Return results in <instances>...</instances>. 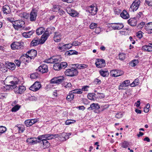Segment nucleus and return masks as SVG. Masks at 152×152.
<instances>
[{
	"instance_id": "obj_1",
	"label": "nucleus",
	"mask_w": 152,
	"mask_h": 152,
	"mask_svg": "<svg viewBox=\"0 0 152 152\" xmlns=\"http://www.w3.org/2000/svg\"><path fill=\"white\" fill-rule=\"evenodd\" d=\"M50 30V28H48L45 30V28L43 27H40L37 29L36 33L38 35L42 34L44 32L41 37L42 40L40 42L41 44H43L47 39L49 34L51 33L50 32H49Z\"/></svg>"
},
{
	"instance_id": "obj_2",
	"label": "nucleus",
	"mask_w": 152,
	"mask_h": 152,
	"mask_svg": "<svg viewBox=\"0 0 152 152\" xmlns=\"http://www.w3.org/2000/svg\"><path fill=\"white\" fill-rule=\"evenodd\" d=\"M59 61L58 59L55 56L52 57L44 61V62L47 63L54 64L53 68L56 70H59L61 69L60 64L59 63Z\"/></svg>"
},
{
	"instance_id": "obj_3",
	"label": "nucleus",
	"mask_w": 152,
	"mask_h": 152,
	"mask_svg": "<svg viewBox=\"0 0 152 152\" xmlns=\"http://www.w3.org/2000/svg\"><path fill=\"white\" fill-rule=\"evenodd\" d=\"M6 81L10 83L7 85L8 86H9V90L12 89L16 88L17 87L16 85L18 84L19 81L16 77H14L12 76H10L7 77L6 79ZM8 89H9L8 88Z\"/></svg>"
},
{
	"instance_id": "obj_4",
	"label": "nucleus",
	"mask_w": 152,
	"mask_h": 152,
	"mask_svg": "<svg viewBox=\"0 0 152 152\" xmlns=\"http://www.w3.org/2000/svg\"><path fill=\"white\" fill-rule=\"evenodd\" d=\"M69 69H67L64 72L65 75L67 76L73 77L77 75L78 72L77 69L73 67H69Z\"/></svg>"
},
{
	"instance_id": "obj_5",
	"label": "nucleus",
	"mask_w": 152,
	"mask_h": 152,
	"mask_svg": "<svg viewBox=\"0 0 152 152\" xmlns=\"http://www.w3.org/2000/svg\"><path fill=\"white\" fill-rule=\"evenodd\" d=\"M25 22L21 20H16L13 23V26L14 28L17 30H21L22 28H24L25 26Z\"/></svg>"
},
{
	"instance_id": "obj_6",
	"label": "nucleus",
	"mask_w": 152,
	"mask_h": 152,
	"mask_svg": "<svg viewBox=\"0 0 152 152\" xmlns=\"http://www.w3.org/2000/svg\"><path fill=\"white\" fill-rule=\"evenodd\" d=\"M140 3V0H135L130 6L129 11L134 12L136 11L138 8Z\"/></svg>"
},
{
	"instance_id": "obj_7",
	"label": "nucleus",
	"mask_w": 152,
	"mask_h": 152,
	"mask_svg": "<svg viewBox=\"0 0 152 152\" xmlns=\"http://www.w3.org/2000/svg\"><path fill=\"white\" fill-rule=\"evenodd\" d=\"M38 10L36 8H33L31 11L29 16L30 21L34 22L36 20L37 15L38 14Z\"/></svg>"
},
{
	"instance_id": "obj_8",
	"label": "nucleus",
	"mask_w": 152,
	"mask_h": 152,
	"mask_svg": "<svg viewBox=\"0 0 152 152\" xmlns=\"http://www.w3.org/2000/svg\"><path fill=\"white\" fill-rule=\"evenodd\" d=\"M24 45V44L23 42H14L12 43L11 47L13 50L20 49L23 48Z\"/></svg>"
},
{
	"instance_id": "obj_9",
	"label": "nucleus",
	"mask_w": 152,
	"mask_h": 152,
	"mask_svg": "<svg viewBox=\"0 0 152 152\" xmlns=\"http://www.w3.org/2000/svg\"><path fill=\"white\" fill-rule=\"evenodd\" d=\"M56 134H45L39 136L38 137L39 140H41V139H46L47 140H51L54 137L56 138Z\"/></svg>"
},
{
	"instance_id": "obj_10",
	"label": "nucleus",
	"mask_w": 152,
	"mask_h": 152,
	"mask_svg": "<svg viewBox=\"0 0 152 152\" xmlns=\"http://www.w3.org/2000/svg\"><path fill=\"white\" fill-rule=\"evenodd\" d=\"M100 108V107L98 104L93 103L90 105V107L87 108L89 111L93 110L95 113H98V110Z\"/></svg>"
},
{
	"instance_id": "obj_11",
	"label": "nucleus",
	"mask_w": 152,
	"mask_h": 152,
	"mask_svg": "<svg viewBox=\"0 0 152 152\" xmlns=\"http://www.w3.org/2000/svg\"><path fill=\"white\" fill-rule=\"evenodd\" d=\"M40 83L38 81L35 82L29 88V89L34 91H38L41 87Z\"/></svg>"
},
{
	"instance_id": "obj_12",
	"label": "nucleus",
	"mask_w": 152,
	"mask_h": 152,
	"mask_svg": "<svg viewBox=\"0 0 152 152\" xmlns=\"http://www.w3.org/2000/svg\"><path fill=\"white\" fill-rule=\"evenodd\" d=\"M123 71L119 70L113 69L110 71V74L113 77H115L120 76L123 74Z\"/></svg>"
},
{
	"instance_id": "obj_13",
	"label": "nucleus",
	"mask_w": 152,
	"mask_h": 152,
	"mask_svg": "<svg viewBox=\"0 0 152 152\" xmlns=\"http://www.w3.org/2000/svg\"><path fill=\"white\" fill-rule=\"evenodd\" d=\"M27 54H24L20 57V60L22 63H25L26 62L28 63L32 59Z\"/></svg>"
},
{
	"instance_id": "obj_14",
	"label": "nucleus",
	"mask_w": 152,
	"mask_h": 152,
	"mask_svg": "<svg viewBox=\"0 0 152 152\" xmlns=\"http://www.w3.org/2000/svg\"><path fill=\"white\" fill-rule=\"evenodd\" d=\"M64 80L63 77H55L50 80V83L59 84L61 83Z\"/></svg>"
},
{
	"instance_id": "obj_15",
	"label": "nucleus",
	"mask_w": 152,
	"mask_h": 152,
	"mask_svg": "<svg viewBox=\"0 0 152 152\" xmlns=\"http://www.w3.org/2000/svg\"><path fill=\"white\" fill-rule=\"evenodd\" d=\"M71 133H61L56 134V138L60 137L62 140H66L69 138V136L71 135Z\"/></svg>"
},
{
	"instance_id": "obj_16",
	"label": "nucleus",
	"mask_w": 152,
	"mask_h": 152,
	"mask_svg": "<svg viewBox=\"0 0 152 152\" xmlns=\"http://www.w3.org/2000/svg\"><path fill=\"white\" fill-rule=\"evenodd\" d=\"M96 67L98 68H102L105 65V61L103 59H96L95 63Z\"/></svg>"
},
{
	"instance_id": "obj_17",
	"label": "nucleus",
	"mask_w": 152,
	"mask_h": 152,
	"mask_svg": "<svg viewBox=\"0 0 152 152\" xmlns=\"http://www.w3.org/2000/svg\"><path fill=\"white\" fill-rule=\"evenodd\" d=\"M110 26L113 30H119L123 28L124 26L122 23H111Z\"/></svg>"
},
{
	"instance_id": "obj_18",
	"label": "nucleus",
	"mask_w": 152,
	"mask_h": 152,
	"mask_svg": "<svg viewBox=\"0 0 152 152\" xmlns=\"http://www.w3.org/2000/svg\"><path fill=\"white\" fill-rule=\"evenodd\" d=\"M87 10L92 15H95L98 10V8L94 6L91 5L87 8Z\"/></svg>"
},
{
	"instance_id": "obj_19",
	"label": "nucleus",
	"mask_w": 152,
	"mask_h": 152,
	"mask_svg": "<svg viewBox=\"0 0 152 152\" xmlns=\"http://www.w3.org/2000/svg\"><path fill=\"white\" fill-rule=\"evenodd\" d=\"M37 70L42 73L47 72L48 71V66L46 64H42L38 68Z\"/></svg>"
},
{
	"instance_id": "obj_20",
	"label": "nucleus",
	"mask_w": 152,
	"mask_h": 152,
	"mask_svg": "<svg viewBox=\"0 0 152 152\" xmlns=\"http://www.w3.org/2000/svg\"><path fill=\"white\" fill-rule=\"evenodd\" d=\"M61 39V34L58 32H56L54 33L53 39L55 42H59Z\"/></svg>"
},
{
	"instance_id": "obj_21",
	"label": "nucleus",
	"mask_w": 152,
	"mask_h": 152,
	"mask_svg": "<svg viewBox=\"0 0 152 152\" xmlns=\"http://www.w3.org/2000/svg\"><path fill=\"white\" fill-rule=\"evenodd\" d=\"M41 144H43L42 148L44 149L48 148L50 146V143L46 140V139H41Z\"/></svg>"
},
{
	"instance_id": "obj_22",
	"label": "nucleus",
	"mask_w": 152,
	"mask_h": 152,
	"mask_svg": "<svg viewBox=\"0 0 152 152\" xmlns=\"http://www.w3.org/2000/svg\"><path fill=\"white\" fill-rule=\"evenodd\" d=\"M66 11L72 17H75L78 14L77 12L70 8H67Z\"/></svg>"
},
{
	"instance_id": "obj_23",
	"label": "nucleus",
	"mask_w": 152,
	"mask_h": 152,
	"mask_svg": "<svg viewBox=\"0 0 152 152\" xmlns=\"http://www.w3.org/2000/svg\"><path fill=\"white\" fill-rule=\"evenodd\" d=\"M128 23L131 26H134L137 25V20L135 18H131L128 20Z\"/></svg>"
},
{
	"instance_id": "obj_24",
	"label": "nucleus",
	"mask_w": 152,
	"mask_h": 152,
	"mask_svg": "<svg viewBox=\"0 0 152 152\" xmlns=\"http://www.w3.org/2000/svg\"><path fill=\"white\" fill-rule=\"evenodd\" d=\"M2 10L4 14L6 15L9 14L11 12L10 8L8 5L4 6Z\"/></svg>"
},
{
	"instance_id": "obj_25",
	"label": "nucleus",
	"mask_w": 152,
	"mask_h": 152,
	"mask_svg": "<svg viewBox=\"0 0 152 152\" xmlns=\"http://www.w3.org/2000/svg\"><path fill=\"white\" fill-rule=\"evenodd\" d=\"M57 48L59 50L61 51H66L65 44L63 42H61L58 44Z\"/></svg>"
},
{
	"instance_id": "obj_26",
	"label": "nucleus",
	"mask_w": 152,
	"mask_h": 152,
	"mask_svg": "<svg viewBox=\"0 0 152 152\" xmlns=\"http://www.w3.org/2000/svg\"><path fill=\"white\" fill-rule=\"evenodd\" d=\"M26 87L23 86H20L18 89L17 88L14 90V91L17 93L21 94H22L26 90Z\"/></svg>"
},
{
	"instance_id": "obj_27",
	"label": "nucleus",
	"mask_w": 152,
	"mask_h": 152,
	"mask_svg": "<svg viewBox=\"0 0 152 152\" xmlns=\"http://www.w3.org/2000/svg\"><path fill=\"white\" fill-rule=\"evenodd\" d=\"M31 58L32 59L34 58L36 56L37 54V52L36 50H31L28 51L27 53Z\"/></svg>"
},
{
	"instance_id": "obj_28",
	"label": "nucleus",
	"mask_w": 152,
	"mask_h": 152,
	"mask_svg": "<svg viewBox=\"0 0 152 152\" xmlns=\"http://www.w3.org/2000/svg\"><path fill=\"white\" fill-rule=\"evenodd\" d=\"M40 41H39V39L37 38H34L31 42L30 43V45L31 46H34L37 45L39 43H40Z\"/></svg>"
},
{
	"instance_id": "obj_29",
	"label": "nucleus",
	"mask_w": 152,
	"mask_h": 152,
	"mask_svg": "<svg viewBox=\"0 0 152 152\" xmlns=\"http://www.w3.org/2000/svg\"><path fill=\"white\" fill-rule=\"evenodd\" d=\"M15 128L18 130L19 133H23L25 130L24 126L23 125H19L15 126Z\"/></svg>"
},
{
	"instance_id": "obj_30",
	"label": "nucleus",
	"mask_w": 152,
	"mask_h": 152,
	"mask_svg": "<svg viewBox=\"0 0 152 152\" xmlns=\"http://www.w3.org/2000/svg\"><path fill=\"white\" fill-rule=\"evenodd\" d=\"M6 64V66L8 69L12 70L15 69V65L14 63L9 62Z\"/></svg>"
},
{
	"instance_id": "obj_31",
	"label": "nucleus",
	"mask_w": 152,
	"mask_h": 152,
	"mask_svg": "<svg viewBox=\"0 0 152 152\" xmlns=\"http://www.w3.org/2000/svg\"><path fill=\"white\" fill-rule=\"evenodd\" d=\"M121 16L124 19H128L129 17V14L125 10H123V12L121 13Z\"/></svg>"
},
{
	"instance_id": "obj_32",
	"label": "nucleus",
	"mask_w": 152,
	"mask_h": 152,
	"mask_svg": "<svg viewBox=\"0 0 152 152\" xmlns=\"http://www.w3.org/2000/svg\"><path fill=\"white\" fill-rule=\"evenodd\" d=\"M99 72L101 75L103 77H105L109 75L108 71L105 69H101Z\"/></svg>"
},
{
	"instance_id": "obj_33",
	"label": "nucleus",
	"mask_w": 152,
	"mask_h": 152,
	"mask_svg": "<svg viewBox=\"0 0 152 152\" xmlns=\"http://www.w3.org/2000/svg\"><path fill=\"white\" fill-rule=\"evenodd\" d=\"M34 32V31H29L27 32H23L22 34V35L25 38H29L33 34Z\"/></svg>"
},
{
	"instance_id": "obj_34",
	"label": "nucleus",
	"mask_w": 152,
	"mask_h": 152,
	"mask_svg": "<svg viewBox=\"0 0 152 152\" xmlns=\"http://www.w3.org/2000/svg\"><path fill=\"white\" fill-rule=\"evenodd\" d=\"M142 49L145 51L151 52L152 51V46L150 45H145L142 47Z\"/></svg>"
},
{
	"instance_id": "obj_35",
	"label": "nucleus",
	"mask_w": 152,
	"mask_h": 152,
	"mask_svg": "<svg viewBox=\"0 0 152 152\" xmlns=\"http://www.w3.org/2000/svg\"><path fill=\"white\" fill-rule=\"evenodd\" d=\"M145 28L147 31L152 30V22H149L145 24Z\"/></svg>"
},
{
	"instance_id": "obj_36",
	"label": "nucleus",
	"mask_w": 152,
	"mask_h": 152,
	"mask_svg": "<svg viewBox=\"0 0 152 152\" xmlns=\"http://www.w3.org/2000/svg\"><path fill=\"white\" fill-rule=\"evenodd\" d=\"M27 142L31 145H34L37 143L38 142L37 140H34L31 138H28L27 140Z\"/></svg>"
},
{
	"instance_id": "obj_37",
	"label": "nucleus",
	"mask_w": 152,
	"mask_h": 152,
	"mask_svg": "<svg viewBox=\"0 0 152 152\" xmlns=\"http://www.w3.org/2000/svg\"><path fill=\"white\" fill-rule=\"evenodd\" d=\"M74 95L71 91L69 93L66 98V99L68 101H71L74 98Z\"/></svg>"
},
{
	"instance_id": "obj_38",
	"label": "nucleus",
	"mask_w": 152,
	"mask_h": 152,
	"mask_svg": "<svg viewBox=\"0 0 152 152\" xmlns=\"http://www.w3.org/2000/svg\"><path fill=\"white\" fill-rule=\"evenodd\" d=\"M87 97L90 100H94L95 98H96V94L94 93H90L88 94Z\"/></svg>"
},
{
	"instance_id": "obj_39",
	"label": "nucleus",
	"mask_w": 152,
	"mask_h": 152,
	"mask_svg": "<svg viewBox=\"0 0 152 152\" xmlns=\"http://www.w3.org/2000/svg\"><path fill=\"white\" fill-rule=\"evenodd\" d=\"M139 83V80L138 79H135L134 81L130 84L131 87H133L138 85Z\"/></svg>"
},
{
	"instance_id": "obj_40",
	"label": "nucleus",
	"mask_w": 152,
	"mask_h": 152,
	"mask_svg": "<svg viewBox=\"0 0 152 152\" xmlns=\"http://www.w3.org/2000/svg\"><path fill=\"white\" fill-rule=\"evenodd\" d=\"M77 52L75 50H70L69 51H66L65 53V54L70 56L74 54H77Z\"/></svg>"
},
{
	"instance_id": "obj_41",
	"label": "nucleus",
	"mask_w": 152,
	"mask_h": 152,
	"mask_svg": "<svg viewBox=\"0 0 152 152\" xmlns=\"http://www.w3.org/2000/svg\"><path fill=\"white\" fill-rule=\"evenodd\" d=\"M21 106L18 104L14 106V107L11 109V111L13 112H15L18 110L20 108Z\"/></svg>"
},
{
	"instance_id": "obj_42",
	"label": "nucleus",
	"mask_w": 152,
	"mask_h": 152,
	"mask_svg": "<svg viewBox=\"0 0 152 152\" xmlns=\"http://www.w3.org/2000/svg\"><path fill=\"white\" fill-rule=\"evenodd\" d=\"M73 94H81L83 93L81 91L80 88L75 89L73 90L70 91Z\"/></svg>"
},
{
	"instance_id": "obj_43",
	"label": "nucleus",
	"mask_w": 152,
	"mask_h": 152,
	"mask_svg": "<svg viewBox=\"0 0 152 152\" xmlns=\"http://www.w3.org/2000/svg\"><path fill=\"white\" fill-rule=\"evenodd\" d=\"M104 97V94L102 93H97L96 94V98L102 99Z\"/></svg>"
},
{
	"instance_id": "obj_44",
	"label": "nucleus",
	"mask_w": 152,
	"mask_h": 152,
	"mask_svg": "<svg viewBox=\"0 0 152 152\" xmlns=\"http://www.w3.org/2000/svg\"><path fill=\"white\" fill-rule=\"evenodd\" d=\"M39 74L37 73H34L30 75V77L31 79H35L38 77Z\"/></svg>"
},
{
	"instance_id": "obj_45",
	"label": "nucleus",
	"mask_w": 152,
	"mask_h": 152,
	"mask_svg": "<svg viewBox=\"0 0 152 152\" xmlns=\"http://www.w3.org/2000/svg\"><path fill=\"white\" fill-rule=\"evenodd\" d=\"M138 63V61L137 60H134L132 61L130 63V65L132 66H135Z\"/></svg>"
},
{
	"instance_id": "obj_46",
	"label": "nucleus",
	"mask_w": 152,
	"mask_h": 152,
	"mask_svg": "<svg viewBox=\"0 0 152 152\" xmlns=\"http://www.w3.org/2000/svg\"><path fill=\"white\" fill-rule=\"evenodd\" d=\"M126 54L124 53H121L119 54V59L121 61L124 60L125 58Z\"/></svg>"
},
{
	"instance_id": "obj_47",
	"label": "nucleus",
	"mask_w": 152,
	"mask_h": 152,
	"mask_svg": "<svg viewBox=\"0 0 152 152\" xmlns=\"http://www.w3.org/2000/svg\"><path fill=\"white\" fill-rule=\"evenodd\" d=\"M88 66L85 64H78L77 68L80 69H84L88 67Z\"/></svg>"
},
{
	"instance_id": "obj_48",
	"label": "nucleus",
	"mask_w": 152,
	"mask_h": 152,
	"mask_svg": "<svg viewBox=\"0 0 152 152\" xmlns=\"http://www.w3.org/2000/svg\"><path fill=\"white\" fill-rule=\"evenodd\" d=\"M24 124L27 126L28 127L32 126V124L30 119L26 120L24 122Z\"/></svg>"
},
{
	"instance_id": "obj_49",
	"label": "nucleus",
	"mask_w": 152,
	"mask_h": 152,
	"mask_svg": "<svg viewBox=\"0 0 152 152\" xmlns=\"http://www.w3.org/2000/svg\"><path fill=\"white\" fill-rule=\"evenodd\" d=\"M97 26V24L95 23H92L90 25L89 27L91 29L96 28Z\"/></svg>"
},
{
	"instance_id": "obj_50",
	"label": "nucleus",
	"mask_w": 152,
	"mask_h": 152,
	"mask_svg": "<svg viewBox=\"0 0 152 152\" xmlns=\"http://www.w3.org/2000/svg\"><path fill=\"white\" fill-rule=\"evenodd\" d=\"M61 68H65L67 66V64L66 62H62L60 63Z\"/></svg>"
},
{
	"instance_id": "obj_51",
	"label": "nucleus",
	"mask_w": 152,
	"mask_h": 152,
	"mask_svg": "<svg viewBox=\"0 0 152 152\" xmlns=\"http://www.w3.org/2000/svg\"><path fill=\"white\" fill-rule=\"evenodd\" d=\"M89 88V86H82L81 90V91L83 92V91H88V88Z\"/></svg>"
},
{
	"instance_id": "obj_52",
	"label": "nucleus",
	"mask_w": 152,
	"mask_h": 152,
	"mask_svg": "<svg viewBox=\"0 0 152 152\" xmlns=\"http://www.w3.org/2000/svg\"><path fill=\"white\" fill-rule=\"evenodd\" d=\"M71 44L72 47V46H77L81 44V43L77 41H75L73 42Z\"/></svg>"
},
{
	"instance_id": "obj_53",
	"label": "nucleus",
	"mask_w": 152,
	"mask_h": 152,
	"mask_svg": "<svg viewBox=\"0 0 152 152\" xmlns=\"http://www.w3.org/2000/svg\"><path fill=\"white\" fill-rule=\"evenodd\" d=\"M14 62L16 66H19L20 65L21 63H22L21 61L20 60V59L19 60H15L14 61Z\"/></svg>"
},
{
	"instance_id": "obj_54",
	"label": "nucleus",
	"mask_w": 152,
	"mask_h": 152,
	"mask_svg": "<svg viewBox=\"0 0 152 152\" xmlns=\"http://www.w3.org/2000/svg\"><path fill=\"white\" fill-rule=\"evenodd\" d=\"M126 86H125L124 84V83L123 82L119 86L118 89L119 90H122L124 89L125 88Z\"/></svg>"
},
{
	"instance_id": "obj_55",
	"label": "nucleus",
	"mask_w": 152,
	"mask_h": 152,
	"mask_svg": "<svg viewBox=\"0 0 152 152\" xmlns=\"http://www.w3.org/2000/svg\"><path fill=\"white\" fill-rule=\"evenodd\" d=\"M129 145V144L128 142L124 141L122 143V147L123 148H126L128 147Z\"/></svg>"
},
{
	"instance_id": "obj_56",
	"label": "nucleus",
	"mask_w": 152,
	"mask_h": 152,
	"mask_svg": "<svg viewBox=\"0 0 152 152\" xmlns=\"http://www.w3.org/2000/svg\"><path fill=\"white\" fill-rule=\"evenodd\" d=\"M65 45L66 50L69 49L72 47V45L71 43L65 44Z\"/></svg>"
},
{
	"instance_id": "obj_57",
	"label": "nucleus",
	"mask_w": 152,
	"mask_h": 152,
	"mask_svg": "<svg viewBox=\"0 0 152 152\" xmlns=\"http://www.w3.org/2000/svg\"><path fill=\"white\" fill-rule=\"evenodd\" d=\"M54 11H57V10H59L60 9V7L58 5H55L54 7Z\"/></svg>"
},
{
	"instance_id": "obj_58",
	"label": "nucleus",
	"mask_w": 152,
	"mask_h": 152,
	"mask_svg": "<svg viewBox=\"0 0 152 152\" xmlns=\"http://www.w3.org/2000/svg\"><path fill=\"white\" fill-rule=\"evenodd\" d=\"M94 83L96 84H99L101 83V81L100 80L96 78L94 80Z\"/></svg>"
},
{
	"instance_id": "obj_59",
	"label": "nucleus",
	"mask_w": 152,
	"mask_h": 152,
	"mask_svg": "<svg viewBox=\"0 0 152 152\" xmlns=\"http://www.w3.org/2000/svg\"><path fill=\"white\" fill-rule=\"evenodd\" d=\"M145 3L149 6H152V0H145Z\"/></svg>"
},
{
	"instance_id": "obj_60",
	"label": "nucleus",
	"mask_w": 152,
	"mask_h": 152,
	"mask_svg": "<svg viewBox=\"0 0 152 152\" xmlns=\"http://www.w3.org/2000/svg\"><path fill=\"white\" fill-rule=\"evenodd\" d=\"M142 31H140L136 34V36L139 38H141L142 37Z\"/></svg>"
},
{
	"instance_id": "obj_61",
	"label": "nucleus",
	"mask_w": 152,
	"mask_h": 152,
	"mask_svg": "<svg viewBox=\"0 0 152 152\" xmlns=\"http://www.w3.org/2000/svg\"><path fill=\"white\" fill-rule=\"evenodd\" d=\"M122 117V114L121 113H118L115 115V117L118 118H120Z\"/></svg>"
},
{
	"instance_id": "obj_62",
	"label": "nucleus",
	"mask_w": 152,
	"mask_h": 152,
	"mask_svg": "<svg viewBox=\"0 0 152 152\" xmlns=\"http://www.w3.org/2000/svg\"><path fill=\"white\" fill-rule=\"evenodd\" d=\"M114 12L115 14L119 15L121 12V10L115 8L114 9Z\"/></svg>"
},
{
	"instance_id": "obj_63",
	"label": "nucleus",
	"mask_w": 152,
	"mask_h": 152,
	"mask_svg": "<svg viewBox=\"0 0 152 152\" xmlns=\"http://www.w3.org/2000/svg\"><path fill=\"white\" fill-rule=\"evenodd\" d=\"M124 83V84L125 86L126 87L129 85L130 84V81L129 80H127L123 82Z\"/></svg>"
},
{
	"instance_id": "obj_64",
	"label": "nucleus",
	"mask_w": 152,
	"mask_h": 152,
	"mask_svg": "<svg viewBox=\"0 0 152 152\" xmlns=\"http://www.w3.org/2000/svg\"><path fill=\"white\" fill-rule=\"evenodd\" d=\"M101 31V28L99 27H97L96 28L95 32L97 34H99Z\"/></svg>"
}]
</instances>
